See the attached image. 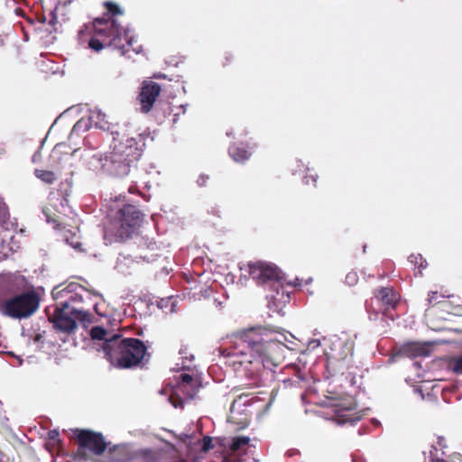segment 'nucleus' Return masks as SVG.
<instances>
[{
    "mask_svg": "<svg viewBox=\"0 0 462 462\" xmlns=\"http://www.w3.org/2000/svg\"><path fill=\"white\" fill-rule=\"evenodd\" d=\"M144 345L136 338L121 339L113 335L106 344V355L109 362L121 368H128L138 365L145 355Z\"/></svg>",
    "mask_w": 462,
    "mask_h": 462,
    "instance_id": "3",
    "label": "nucleus"
},
{
    "mask_svg": "<svg viewBox=\"0 0 462 462\" xmlns=\"http://www.w3.org/2000/svg\"><path fill=\"white\" fill-rule=\"evenodd\" d=\"M91 337L93 339L105 340L104 350L106 351V344L111 340V337H107V332L101 327H94L91 329Z\"/></svg>",
    "mask_w": 462,
    "mask_h": 462,
    "instance_id": "16",
    "label": "nucleus"
},
{
    "mask_svg": "<svg viewBox=\"0 0 462 462\" xmlns=\"http://www.w3.org/2000/svg\"><path fill=\"white\" fill-rule=\"evenodd\" d=\"M250 441L248 437H236L233 439L232 443L230 445V449L233 452L238 451L242 449L244 447L247 446Z\"/></svg>",
    "mask_w": 462,
    "mask_h": 462,
    "instance_id": "18",
    "label": "nucleus"
},
{
    "mask_svg": "<svg viewBox=\"0 0 462 462\" xmlns=\"http://www.w3.org/2000/svg\"><path fill=\"white\" fill-rule=\"evenodd\" d=\"M93 26L96 34L106 39H104V43L98 39H91L89 42L91 49L98 51L103 49L105 43H110L121 50L123 54L129 51V47L133 44L134 36L128 28L120 29L115 22L110 24L103 22L101 19L95 20Z\"/></svg>",
    "mask_w": 462,
    "mask_h": 462,
    "instance_id": "4",
    "label": "nucleus"
},
{
    "mask_svg": "<svg viewBox=\"0 0 462 462\" xmlns=\"http://www.w3.org/2000/svg\"><path fill=\"white\" fill-rule=\"evenodd\" d=\"M245 272L259 282L282 279L280 270L275 265L264 262L248 263L245 265Z\"/></svg>",
    "mask_w": 462,
    "mask_h": 462,
    "instance_id": "7",
    "label": "nucleus"
},
{
    "mask_svg": "<svg viewBox=\"0 0 462 462\" xmlns=\"http://www.w3.org/2000/svg\"><path fill=\"white\" fill-rule=\"evenodd\" d=\"M211 442H212L211 439L205 438L204 440H203V448H202V449L204 451L209 450L211 448V447H212Z\"/></svg>",
    "mask_w": 462,
    "mask_h": 462,
    "instance_id": "22",
    "label": "nucleus"
},
{
    "mask_svg": "<svg viewBox=\"0 0 462 462\" xmlns=\"http://www.w3.org/2000/svg\"><path fill=\"white\" fill-rule=\"evenodd\" d=\"M179 380H180V382H178L176 385L162 391V393L168 395L169 402L175 408L182 406V400L180 397V394L187 395L189 398L192 397V393H189V389L192 382V377L188 374H181L178 378V381Z\"/></svg>",
    "mask_w": 462,
    "mask_h": 462,
    "instance_id": "9",
    "label": "nucleus"
},
{
    "mask_svg": "<svg viewBox=\"0 0 462 462\" xmlns=\"http://www.w3.org/2000/svg\"><path fill=\"white\" fill-rule=\"evenodd\" d=\"M39 306V299L32 292H26L6 300L0 306V310L10 317L22 319L31 316Z\"/></svg>",
    "mask_w": 462,
    "mask_h": 462,
    "instance_id": "5",
    "label": "nucleus"
},
{
    "mask_svg": "<svg viewBox=\"0 0 462 462\" xmlns=\"http://www.w3.org/2000/svg\"><path fill=\"white\" fill-rule=\"evenodd\" d=\"M377 298L388 306H394L399 296L393 289L383 288L379 291Z\"/></svg>",
    "mask_w": 462,
    "mask_h": 462,
    "instance_id": "14",
    "label": "nucleus"
},
{
    "mask_svg": "<svg viewBox=\"0 0 462 462\" xmlns=\"http://www.w3.org/2000/svg\"><path fill=\"white\" fill-rule=\"evenodd\" d=\"M454 371L462 374V356L455 360Z\"/></svg>",
    "mask_w": 462,
    "mask_h": 462,
    "instance_id": "21",
    "label": "nucleus"
},
{
    "mask_svg": "<svg viewBox=\"0 0 462 462\" xmlns=\"http://www.w3.org/2000/svg\"><path fill=\"white\" fill-rule=\"evenodd\" d=\"M74 248H78L79 247V244H76V245H73Z\"/></svg>",
    "mask_w": 462,
    "mask_h": 462,
    "instance_id": "27",
    "label": "nucleus"
},
{
    "mask_svg": "<svg viewBox=\"0 0 462 462\" xmlns=\"http://www.w3.org/2000/svg\"><path fill=\"white\" fill-rule=\"evenodd\" d=\"M229 154L236 162H244L250 155V153L246 150H245L244 148H240L238 146L230 147Z\"/></svg>",
    "mask_w": 462,
    "mask_h": 462,
    "instance_id": "15",
    "label": "nucleus"
},
{
    "mask_svg": "<svg viewBox=\"0 0 462 462\" xmlns=\"http://www.w3.org/2000/svg\"><path fill=\"white\" fill-rule=\"evenodd\" d=\"M450 462H462V455L453 454L450 457Z\"/></svg>",
    "mask_w": 462,
    "mask_h": 462,
    "instance_id": "24",
    "label": "nucleus"
},
{
    "mask_svg": "<svg viewBox=\"0 0 462 462\" xmlns=\"http://www.w3.org/2000/svg\"><path fill=\"white\" fill-rule=\"evenodd\" d=\"M234 356L235 362L252 364L259 361L263 366H276L282 360L286 336L268 329H251L239 337Z\"/></svg>",
    "mask_w": 462,
    "mask_h": 462,
    "instance_id": "1",
    "label": "nucleus"
},
{
    "mask_svg": "<svg viewBox=\"0 0 462 462\" xmlns=\"http://www.w3.org/2000/svg\"><path fill=\"white\" fill-rule=\"evenodd\" d=\"M409 259L411 263L415 262L416 263H419L420 268H424L426 266L425 261L420 255H411Z\"/></svg>",
    "mask_w": 462,
    "mask_h": 462,
    "instance_id": "19",
    "label": "nucleus"
},
{
    "mask_svg": "<svg viewBox=\"0 0 462 462\" xmlns=\"http://www.w3.org/2000/svg\"><path fill=\"white\" fill-rule=\"evenodd\" d=\"M208 180V177L205 176V175H200L199 180H198V183L200 185V186H203L205 185L206 181Z\"/></svg>",
    "mask_w": 462,
    "mask_h": 462,
    "instance_id": "25",
    "label": "nucleus"
},
{
    "mask_svg": "<svg viewBox=\"0 0 462 462\" xmlns=\"http://www.w3.org/2000/svg\"><path fill=\"white\" fill-rule=\"evenodd\" d=\"M429 349L430 346L427 344L412 342L405 345L402 351L405 355L415 357L428 355Z\"/></svg>",
    "mask_w": 462,
    "mask_h": 462,
    "instance_id": "13",
    "label": "nucleus"
},
{
    "mask_svg": "<svg viewBox=\"0 0 462 462\" xmlns=\"http://www.w3.org/2000/svg\"><path fill=\"white\" fill-rule=\"evenodd\" d=\"M35 176L45 183H52L56 180V174L51 171L35 170Z\"/></svg>",
    "mask_w": 462,
    "mask_h": 462,
    "instance_id": "17",
    "label": "nucleus"
},
{
    "mask_svg": "<svg viewBox=\"0 0 462 462\" xmlns=\"http://www.w3.org/2000/svg\"><path fill=\"white\" fill-rule=\"evenodd\" d=\"M120 236L122 238L130 236L132 231L139 225L140 213L135 207L128 205L121 210Z\"/></svg>",
    "mask_w": 462,
    "mask_h": 462,
    "instance_id": "11",
    "label": "nucleus"
},
{
    "mask_svg": "<svg viewBox=\"0 0 462 462\" xmlns=\"http://www.w3.org/2000/svg\"><path fill=\"white\" fill-rule=\"evenodd\" d=\"M77 438L79 444V457H85L87 450H90L94 454H100L106 448V443L100 434L88 430H78Z\"/></svg>",
    "mask_w": 462,
    "mask_h": 462,
    "instance_id": "8",
    "label": "nucleus"
},
{
    "mask_svg": "<svg viewBox=\"0 0 462 462\" xmlns=\"http://www.w3.org/2000/svg\"><path fill=\"white\" fill-rule=\"evenodd\" d=\"M426 462H445L443 459H437L436 461H434L433 459L430 460V461H426Z\"/></svg>",
    "mask_w": 462,
    "mask_h": 462,
    "instance_id": "26",
    "label": "nucleus"
},
{
    "mask_svg": "<svg viewBox=\"0 0 462 462\" xmlns=\"http://www.w3.org/2000/svg\"><path fill=\"white\" fill-rule=\"evenodd\" d=\"M82 318L80 311L74 310L69 305L55 310L51 318L54 327L62 332L70 333L77 327V320Z\"/></svg>",
    "mask_w": 462,
    "mask_h": 462,
    "instance_id": "6",
    "label": "nucleus"
},
{
    "mask_svg": "<svg viewBox=\"0 0 462 462\" xmlns=\"http://www.w3.org/2000/svg\"><path fill=\"white\" fill-rule=\"evenodd\" d=\"M107 10L113 14H122L119 6L115 3L108 2L106 4Z\"/></svg>",
    "mask_w": 462,
    "mask_h": 462,
    "instance_id": "20",
    "label": "nucleus"
},
{
    "mask_svg": "<svg viewBox=\"0 0 462 462\" xmlns=\"http://www.w3.org/2000/svg\"><path fill=\"white\" fill-rule=\"evenodd\" d=\"M106 117V115L101 110H91L88 117H83L75 124L71 133L79 134L80 132H85L93 126L106 130L108 128V122Z\"/></svg>",
    "mask_w": 462,
    "mask_h": 462,
    "instance_id": "10",
    "label": "nucleus"
},
{
    "mask_svg": "<svg viewBox=\"0 0 462 462\" xmlns=\"http://www.w3.org/2000/svg\"><path fill=\"white\" fill-rule=\"evenodd\" d=\"M112 151L98 160L100 168L116 176H125L129 171L131 162L138 160L141 151L134 138L117 134L113 138Z\"/></svg>",
    "mask_w": 462,
    "mask_h": 462,
    "instance_id": "2",
    "label": "nucleus"
},
{
    "mask_svg": "<svg viewBox=\"0 0 462 462\" xmlns=\"http://www.w3.org/2000/svg\"><path fill=\"white\" fill-rule=\"evenodd\" d=\"M8 255V253L7 252H5L4 253V256L6 257Z\"/></svg>",
    "mask_w": 462,
    "mask_h": 462,
    "instance_id": "28",
    "label": "nucleus"
},
{
    "mask_svg": "<svg viewBox=\"0 0 462 462\" xmlns=\"http://www.w3.org/2000/svg\"><path fill=\"white\" fill-rule=\"evenodd\" d=\"M346 282L350 285H354L356 282V273H349L346 275Z\"/></svg>",
    "mask_w": 462,
    "mask_h": 462,
    "instance_id": "23",
    "label": "nucleus"
},
{
    "mask_svg": "<svg viewBox=\"0 0 462 462\" xmlns=\"http://www.w3.org/2000/svg\"><path fill=\"white\" fill-rule=\"evenodd\" d=\"M160 92L161 88L158 84L152 81L143 83L140 93V102L143 112L151 110Z\"/></svg>",
    "mask_w": 462,
    "mask_h": 462,
    "instance_id": "12",
    "label": "nucleus"
}]
</instances>
